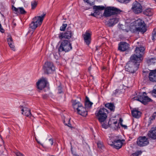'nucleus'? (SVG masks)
<instances>
[{
  "instance_id": "obj_1",
  "label": "nucleus",
  "mask_w": 156,
  "mask_h": 156,
  "mask_svg": "<svg viewBox=\"0 0 156 156\" xmlns=\"http://www.w3.org/2000/svg\"><path fill=\"white\" fill-rule=\"evenodd\" d=\"M140 62L130 56L125 66L126 71L132 73H134L139 68Z\"/></svg>"
},
{
  "instance_id": "obj_2",
  "label": "nucleus",
  "mask_w": 156,
  "mask_h": 156,
  "mask_svg": "<svg viewBox=\"0 0 156 156\" xmlns=\"http://www.w3.org/2000/svg\"><path fill=\"white\" fill-rule=\"evenodd\" d=\"M108 112V111L106 109L102 108L97 111L95 114L98 121L102 123L105 121Z\"/></svg>"
},
{
  "instance_id": "obj_3",
  "label": "nucleus",
  "mask_w": 156,
  "mask_h": 156,
  "mask_svg": "<svg viewBox=\"0 0 156 156\" xmlns=\"http://www.w3.org/2000/svg\"><path fill=\"white\" fill-rule=\"evenodd\" d=\"M122 11L120 9L112 6L107 7L105 10L103 16L107 17L114 15L119 14Z\"/></svg>"
},
{
  "instance_id": "obj_4",
  "label": "nucleus",
  "mask_w": 156,
  "mask_h": 156,
  "mask_svg": "<svg viewBox=\"0 0 156 156\" xmlns=\"http://www.w3.org/2000/svg\"><path fill=\"white\" fill-rule=\"evenodd\" d=\"M46 15L44 13L41 16H35L32 19V21L30 24V27L32 29L35 30L38 25H40Z\"/></svg>"
},
{
  "instance_id": "obj_5",
  "label": "nucleus",
  "mask_w": 156,
  "mask_h": 156,
  "mask_svg": "<svg viewBox=\"0 0 156 156\" xmlns=\"http://www.w3.org/2000/svg\"><path fill=\"white\" fill-rule=\"evenodd\" d=\"M145 49L144 47H136L135 50V54L132 55L131 57L141 62L142 60V58L144 54Z\"/></svg>"
},
{
  "instance_id": "obj_6",
  "label": "nucleus",
  "mask_w": 156,
  "mask_h": 156,
  "mask_svg": "<svg viewBox=\"0 0 156 156\" xmlns=\"http://www.w3.org/2000/svg\"><path fill=\"white\" fill-rule=\"evenodd\" d=\"M72 49V44L70 41L67 40H62L59 47L58 51L59 52L65 51L67 52Z\"/></svg>"
},
{
  "instance_id": "obj_7",
  "label": "nucleus",
  "mask_w": 156,
  "mask_h": 156,
  "mask_svg": "<svg viewBox=\"0 0 156 156\" xmlns=\"http://www.w3.org/2000/svg\"><path fill=\"white\" fill-rule=\"evenodd\" d=\"M43 69L44 73L47 74L53 73L55 70L53 63L48 61L44 63L43 66Z\"/></svg>"
},
{
  "instance_id": "obj_8",
  "label": "nucleus",
  "mask_w": 156,
  "mask_h": 156,
  "mask_svg": "<svg viewBox=\"0 0 156 156\" xmlns=\"http://www.w3.org/2000/svg\"><path fill=\"white\" fill-rule=\"evenodd\" d=\"M132 99L133 100L138 101L144 105L147 104L149 102H151L152 101L147 96H145L141 93H139L136 97L133 98Z\"/></svg>"
},
{
  "instance_id": "obj_9",
  "label": "nucleus",
  "mask_w": 156,
  "mask_h": 156,
  "mask_svg": "<svg viewBox=\"0 0 156 156\" xmlns=\"http://www.w3.org/2000/svg\"><path fill=\"white\" fill-rule=\"evenodd\" d=\"M133 24L135 25V26L139 29L140 32L143 34L146 32L147 29L144 21L141 19H138L133 22Z\"/></svg>"
},
{
  "instance_id": "obj_10",
  "label": "nucleus",
  "mask_w": 156,
  "mask_h": 156,
  "mask_svg": "<svg viewBox=\"0 0 156 156\" xmlns=\"http://www.w3.org/2000/svg\"><path fill=\"white\" fill-rule=\"evenodd\" d=\"M73 32L71 30L70 28H68L64 32L60 33L58 34V37L61 40L63 38L69 39L73 36Z\"/></svg>"
},
{
  "instance_id": "obj_11",
  "label": "nucleus",
  "mask_w": 156,
  "mask_h": 156,
  "mask_svg": "<svg viewBox=\"0 0 156 156\" xmlns=\"http://www.w3.org/2000/svg\"><path fill=\"white\" fill-rule=\"evenodd\" d=\"M133 12L136 14H139L142 11V7L141 4L135 1L133 2L131 8Z\"/></svg>"
},
{
  "instance_id": "obj_12",
  "label": "nucleus",
  "mask_w": 156,
  "mask_h": 156,
  "mask_svg": "<svg viewBox=\"0 0 156 156\" xmlns=\"http://www.w3.org/2000/svg\"><path fill=\"white\" fill-rule=\"evenodd\" d=\"M137 144L140 147L146 146L149 144V140L145 136H140L137 139Z\"/></svg>"
},
{
  "instance_id": "obj_13",
  "label": "nucleus",
  "mask_w": 156,
  "mask_h": 156,
  "mask_svg": "<svg viewBox=\"0 0 156 156\" xmlns=\"http://www.w3.org/2000/svg\"><path fill=\"white\" fill-rule=\"evenodd\" d=\"M48 82L45 78H43L39 80L37 83V88L42 90L46 87Z\"/></svg>"
},
{
  "instance_id": "obj_14",
  "label": "nucleus",
  "mask_w": 156,
  "mask_h": 156,
  "mask_svg": "<svg viewBox=\"0 0 156 156\" xmlns=\"http://www.w3.org/2000/svg\"><path fill=\"white\" fill-rule=\"evenodd\" d=\"M147 136L152 140L156 139V126H154L151 128L148 132Z\"/></svg>"
},
{
  "instance_id": "obj_15",
  "label": "nucleus",
  "mask_w": 156,
  "mask_h": 156,
  "mask_svg": "<svg viewBox=\"0 0 156 156\" xmlns=\"http://www.w3.org/2000/svg\"><path fill=\"white\" fill-rule=\"evenodd\" d=\"M82 36L83 37L85 43L87 45H89L91 43V34L87 31L85 34L82 35Z\"/></svg>"
},
{
  "instance_id": "obj_16",
  "label": "nucleus",
  "mask_w": 156,
  "mask_h": 156,
  "mask_svg": "<svg viewBox=\"0 0 156 156\" xmlns=\"http://www.w3.org/2000/svg\"><path fill=\"white\" fill-rule=\"evenodd\" d=\"M19 107L21 109L23 115L29 117H30L32 116L30 109L26 107H23L21 106H20Z\"/></svg>"
},
{
  "instance_id": "obj_17",
  "label": "nucleus",
  "mask_w": 156,
  "mask_h": 156,
  "mask_svg": "<svg viewBox=\"0 0 156 156\" xmlns=\"http://www.w3.org/2000/svg\"><path fill=\"white\" fill-rule=\"evenodd\" d=\"M129 48V45L124 42H120L119 44L118 49L121 51H124Z\"/></svg>"
},
{
  "instance_id": "obj_18",
  "label": "nucleus",
  "mask_w": 156,
  "mask_h": 156,
  "mask_svg": "<svg viewBox=\"0 0 156 156\" xmlns=\"http://www.w3.org/2000/svg\"><path fill=\"white\" fill-rule=\"evenodd\" d=\"M77 112L78 114L83 116L85 117L87 114V112L86 109V108L84 107L82 105L77 110Z\"/></svg>"
},
{
  "instance_id": "obj_19",
  "label": "nucleus",
  "mask_w": 156,
  "mask_h": 156,
  "mask_svg": "<svg viewBox=\"0 0 156 156\" xmlns=\"http://www.w3.org/2000/svg\"><path fill=\"white\" fill-rule=\"evenodd\" d=\"M149 78L151 81L153 82H156V69L152 70L150 73Z\"/></svg>"
},
{
  "instance_id": "obj_20",
  "label": "nucleus",
  "mask_w": 156,
  "mask_h": 156,
  "mask_svg": "<svg viewBox=\"0 0 156 156\" xmlns=\"http://www.w3.org/2000/svg\"><path fill=\"white\" fill-rule=\"evenodd\" d=\"M119 21V19L115 17L110 19L108 22L107 24L109 27H113L118 23Z\"/></svg>"
},
{
  "instance_id": "obj_21",
  "label": "nucleus",
  "mask_w": 156,
  "mask_h": 156,
  "mask_svg": "<svg viewBox=\"0 0 156 156\" xmlns=\"http://www.w3.org/2000/svg\"><path fill=\"white\" fill-rule=\"evenodd\" d=\"M123 142V140H115L113 148L117 149H119L122 147Z\"/></svg>"
},
{
  "instance_id": "obj_22",
  "label": "nucleus",
  "mask_w": 156,
  "mask_h": 156,
  "mask_svg": "<svg viewBox=\"0 0 156 156\" xmlns=\"http://www.w3.org/2000/svg\"><path fill=\"white\" fill-rule=\"evenodd\" d=\"M132 116L136 118H139L141 116V112L136 108H134L131 111Z\"/></svg>"
},
{
  "instance_id": "obj_23",
  "label": "nucleus",
  "mask_w": 156,
  "mask_h": 156,
  "mask_svg": "<svg viewBox=\"0 0 156 156\" xmlns=\"http://www.w3.org/2000/svg\"><path fill=\"white\" fill-rule=\"evenodd\" d=\"M105 106L109 109L111 112H113L115 111V106L113 103H107L105 105Z\"/></svg>"
},
{
  "instance_id": "obj_24",
  "label": "nucleus",
  "mask_w": 156,
  "mask_h": 156,
  "mask_svg": "<svg viewBox=\"0 0 156 156\" xmlns=\"http://www.w3.org/2000/svg\"><path fill=\"white\" fill-rule=\"evenodd\" d=\"M129 30L130 31L133 33H136L140 32L139 29L135 26V25L133 24V22L131 24L130 26Z\"/></svg>"
},
{
  "instance_id": "obj_25",
  "label": "nucleus",
  "mask_w": 156,
  "mask_h": 156,
  "mask_svg": "<svg viewBox=\"0 0 156 156\" xmlns=\"http://www.w3.org/2000/svg\"><path fill=\"white\" fill-rule=\"evenodd\" d=\"M72 106L74 109L77 111L79 109V107L81 106L82 104L76 100H73L72 102Z\"/></svg>"
},
{
  "instance_id": "obj_26",
  "label": "nucleus",
  "mask_w": 156,
  "mask_h": 156,
  "mask_svg": "<svg viewBox=\"0 0 156 156\" xmlns=\"http://www.w3.org/2000/svg\"><path fill=\"white\" fill-rule=\"evenodd\" d=\"M143 13L147 16H151L153 13L152 9L150 8H148L144 10L143 12Z\"/></svg>"
},
{
  "instance_id": "obj_27",
  "label": "nucleus",
  "mask_w": 156,
  "mask_h": 156,
  "mask_svg": "<svg viewBox=\"0 0 156 156\" xmlns=\"http://www.w3.org/2000/svg\"><path fill=\"white\" fill-rule=\"evenodd\" d=\"M93 9L94 11L98 12L99 10L101 11L105 9V7L104 6H96L94 5L93 6Z\"/></svg>"
},
{
  "instance_id": "obj_28",
  "label": "nucleus",
  "mask_w": 156,
  "mask_h": 156,
  "mask_svg": "<svg viewBox=\"0 0 156 156\" xmlns=\"http://www.w3.org/2000/svg\"><path fill=\"white\" fill-rule=\"evenodd\" d=\"M154 58H150L147 59L146 62L149 65H151L154 62Z\"/></svg>"
},
{
  "instance_id": "obj_29",
  "label": "nucleus",
  "mask_w": 156,
  "mask_h": 156,
  "mask_svg": "<svg viewBox=\"0 0 156 156\" xmlns=\"http://www.w3.org/2000/svg\"><path fill=\"white\" fill-rule=\"evenodd\" d=\"M31 9H34L36 7L37 3L35 1H32L31 2Z\"/></svg>"
},
{
  "instance_id": "obj_30",
  "label": "nucleus",
  "mask_w": 156,
  "mask_h": 156,
  "mask_svg": "<svg viewBox=\"0 0 156 156\" xmlns=\"http://www.w3.org/2000/svg\"><path fill=\"white\" fill-rule=\"evenodd\" d=\"M84 2H86L90 5L92 6L94 4V0H83Z\"/></svg>"
},
{
  "instance_id": "obj_31",
  "label": "nucleus",
  "mask_w": 156,
  "mask_h": 156,
  "mask_svg": "<svg viewBox=\"0 0 156 156\" xmlns=\"http://www.w3.org/2000/svg\"><path fill=\"white\" fill-rule=\"evenodd\" d=\"M156 38V29H154L152 35V37L151 39L152 40L154 41L155 40V38Z\"/></svg>"
},
{
  "instance_id": "obj_32",
  "label": "nucleus",
  "mask_w": 156,
  "mask_h": 156,
  "mask_svg": "<svg viewBox=\"0 0 156 156\" xmlns=\"http://www.w3.org/2000/svg\"><path fill=\"white\" fill-rule=\"evenodd\" d=\"M97 145L99 148L102 149L104 147L103 142L100 141H98L97 142Z\"/></svg>"
},
{
  "instance_id": "obj_33",
  "label": "nucleus",
  "mask_w": 156,
  "mask_h": 156,
  "mask_svg": "<svg viewBox=\"0 0 156 156\" xmlns=\"http://www.w3.org/2000/svg\"><path fill=\"white\" fill-rule=\"evenodd\" d=\"M26 13V12L23 7H19L18 9V13L21 14H24Z\"/></svg>"
},
{
  "instance_id": "obj_34",
  "label": "nucleus",
  "mask_w": 156,
  "mask_h": 156,
  "mask_svg": "<svg viewBox=\"0 0 156 156\" xmlns=\"http://www.w3.org/2000/svg\"><path fill=\"white\" fill-rule=\"evenodd\" d=\"M93 103L90 102V101L88 102L85 103V105L86 108H90L91 107Z\"/></svg>"
},
{
  "instance_id": "obj_35",
  "label": "nucleus",
  "mask_w": 156,
  "mask_h": 156,
  "mask_svg": "<svg viewBox=\"0 0 156 156\" xmlns=\"http://www.w3.org/2000/svg\"><path fill=\"white\" fill-rule=\"evenodd\" d=\"M58 88V94H61L62 93H63V92L62 90V88L61 86V84L60 83V85H59L57 87Z\"/></svg>"
},
{
  "instance_id": "obj_36",
  "label": "nucleus",
  "mask_w": 156,
  "mask_h": 156,
  "mask_svg": "<svg viewBox=\"0 0 156 156\" xmlns=\"http://www.w3.org/2000/svg\"><path fill=\"white\" fill-rule=\"evenodd\" d=\"M67 26V24H63L62 26L60 27V30L61 31H64L65 30Z\"/></svg>"
},
{
  "instance_id": "obj_37",
  "label": "nucleus",
  "mask_w": 156,
  "mask_h": 156,
  "mask_svg": "<svg viewBox=\"0 0 156 156\" xmlns=\"http://www.w3.org/2000/svg\"><path fill=\"white\" fill-rule=\"evenodd\" d=\"M120 90H120L119 89H116V90H115L113 91V95L116 96L117 95L120 93Z\"/></svg>"
},
{
  "instance_id": "obj_38",
  "label": "nucleus",
  "mask_w": 156,
  "mask_h": 156,
  "mask_svg": "<svg viewBox=\"0 0 156 156\" xmlns=\"http://www.w3.org/2000/svg\"><path fill=\"white\" fill-rule=\"evenodd\" d=\"M131 0H118V1L121 3L127 4L129 3Z\"/></svg>"
},
{
  "instance_id": "obj_39",
  "label": "nucleus",
  "mask_w": 156,
  "mask_h": 156,
  "mask_svg": "<svg viewBox=\"0 0 156 156\" xmlns=\"http://www.w3.org/2000/svg\"><path fill=\"white\" fill-rule=\"evenodd\" d=\"M7 41L9 45L10 44V43L13 44V41L11 36L7 39Z\"/></svg>"
},
{
  "instance_id": "obj_40",
  "label": "nucleus",
  "mask_w": 156,
  "mask_h": 156,
  "mask_svg": "<svg viewBox=\"0 0 156 156\" xmlns=\"http://www.w3.org/2000/svg\"><path fill=\"white\" fill-rule=\"evenodd\" d=\"M58 52L55 53L53 54L54 57L56 59H58L60 55L59 52L58 51Z\"/></svg>"
},
{
  "instance_id": "obj_41",
  "label": "nucleus",
  "mask_w": 156,
  "mask_h": 156,
  "mask_svg": "<svg viewBox=\"0 0 156 156\" xmlns=\"http://www.w3.org/2000/svg\"><path fill=\"white\" fill-rule=\"evenodd\" d=\"M114 142H115V140L113 141H111V140H108V143L109 145L112 146L113 147H114Z\"/></svg>"
},
{
  "instance_id": "obj_42",
  "label": "nucleus",
  "mask_w": 156,
  "mask_h": 156,
  "mask_svg": "<svg viewBox=\"0 0 156 156\" xmlns=\"http://www.w3.org/2000/svg\"><path fill=\"white\" fill-rule=\"evenodd\" d=\"M156 116V112H154L152 115V116H151L150 118H151V120H154L155 119V117Z\"/></svg>"
},
{
  "instance_id": "obj_43",
  "label": "nucleus",
  "mask_w": 156,
  "mask_h": 156,
  "mask_svg": "<svg viewBox=\"0 0 156 156\" xmlns=\"http://www.w3.org/2000/svg\"><path fill=\"white\" fill-rule=\"evenodd\" d=\"M151 94L156 97V89H153L151 92Z\"/></svg>"
},
{
  "instance_id": "obj_44",
  "label": "nucleus",
  "mask_w": 156,
  "mask_h": 156,
  "mask_svg": "<svg viewBox=\"0 0 156 156\" xmlns=\"http://www.w3.org/2000/svg\"><path fill=\"white\" fill-rule=\"evenodd\" d=\"M101 124L102 125V126L103 128H104L105 129H106L108 128V126L107 124L105 123L104 122Z\"/></svg>"
},
{
  "instance_id": "obj_45",
  "label": "nucleus",
  "mask_w": 156,
  "mask_h": 156,
  "mask_svg": "<svg viewBox=\"0 0 156 156\" xmlns=\"http://www.w3.org/2000/svg\"><path fill=\"white\" fill-rule=\"evenodd\" d=\"M99 14L98 13V12L94 11V13H91L90 16L94 17H96Z\"/></svg>"
},
{
  "instance_id": "obj_46",
  "label": "nucleus",
  "mask_w": 156,
  "mask_h": 156,
  "mask_svg": "<svg viewBox=\"0 0 156 156\" xmlns=\"http://www.w3.org/2000/svg\"><path fill=\"white\" fill-rule=\"evenodd\" d=\"M12 9L13 11H14L16 13H18V8H16V7H14L13 5L12 6Z\"/></svg>"
},
{
  "instance_id": "obj_47",
  "label": "nucleus",
  "mask_w": 156,
  "mask_h": 156,
  "mask_svg": "<svg viewBox=\"0 0 156 156\" xmlns=\"http://www.w3.org/2000/svg\"><path fill=\"white\" fill-rule=\"evenodd\" d=\"M15 154L17 156H24L23 154L19 151L16 152Z\"/></svg>"
},
{
  "instance_id": "obj_48",
  "label": "nucleus",
  "mask_w": 156,
  "mask_h": 156,
  "mask_svg": "<svg viewBox=\"0 0 156 156\" xmlns=\"http://www.w3.org/2000/svg\"><path fill=\"white\" fill-rule=\"evenodd\" d=\"M9 47L11 48H12V49L13 50L15 51V46L12 43H10V44L9 45Z\"/></svg>"
},
{
  "instance_id": "obj_49",
  "label": "nucleus",
  "mask_w": 156,
  "mask_h": 156,
  "mask_svg": "<svg viewBox=\"0 0 156 156\" xmlns=\"http://www.w3.org/2000/svg\"><path fill=\"white\" fill-rule=\"evenodd\" d=\"M153 120H151V118H149V120H148V122L147 126H150L152 124V122Z\"/></svg>"
},
{
  "instance_id": "obj_50",
  "label": "nucleus",
  "mask_w": 156,
  "mask_h": 156,
  "mask_svg": "<svg viewBox=\"0 0 156 156\" xmlns=\"http://www.w3.org/2000/svg\"><path fill=\"white\" fill-rule=\"evenodd\" d=\"M69 121V122L68 123V124H67L66 123H65V121L64 120V124L65 125H66V126H69V127H71V124L69 123V120L68 121Z\"/></svg>"
},
{
  "instance_id": "obj_51",
  "label": "nucleus",
  "mask_w": 156,
  "mask_h": 156,
  "mask_svg": "<svg viewBox=\"0 0 156 156\" xmlns=\"http://www.w3.org/2000/svg\"><path fill=\"white\" fill-rule=\"evenodd\" d=\"M49 140L50 142V144L51 145H52L54 143V140L53 138H50L49 139Z\"/></svg>"
},
{
  "instance_id": "obj_52",
  "label": "nucleus",
  "mask_w": 156,
  "mask_h": 156,
  "mask_svg": "<svg viewBox=\"0 0 156 156\" xmlns=\"http://www.w3.org/2000/svg\"><path fill=\"white\" fill-rule=\"evenodd\" d=\"M48 95L47 94H44L42 95V97L44 99H46L48 97Z\"/></svg>"
},
{
  "instance_id": "obj_53",
  "label": "nucleus",
  "mask_w": 156,
  "mask_h": 156,
  "mask_svg": "<svg viewBox=\"0 0 156 156\" xmlns=\"http://www.w3.org/2000/svg\"><path fill=\"white\" fill-rule=\"evenodd\" d=\"M90 101L89 100V98L87 96H86L85 98V103L88 102H89Z\"/></svg>"
},
{
  "instance_id": "obj_54",
  "label": "nucleus",
  "mask_w": 156,
  "mask_h": 156,
  "mask_svg": "<svg viewBox=\"0 0 156 156\" xmlns=\"http://www.w3.org/2000/svg\"><path fill=\"white\" fill-rule=\"evenodd\" d=\"M114 124L115 125V126L117 128L118 127V126H119V123H118V122L117 121H116L114 122Z\"/></svg>"
},
{
  "instance_id": "obj_55",
  "label": "nucleus",
  "mask_w": 156,
  "mask_h": 156,
  "mask_svg": "<svg viewBox=\"0 0 156 156\" xmlns=\"http://www.w3.org/2000/svg\"><path fill=\"white\" fill-rule=\"evenodd\" d=\"M119 121V124L120 125L122 124V122L123 121V120L121 118H120Z\"/></svg>"
},
{
  "instance_id": "obj_56",
  "label": "nucleus",
  "mask_w": 156,
  "mask_h": 156,
  "mask_svg": "<svg viewBox=\"0 0 156 156\" xmlns=\"http://www.w3.org/2000/svg\"><path fill=\"white\" fill-rule=\"evenodd\" d=\"M121 126L122 127L124 128L125 129H127V126L126 125H123V124H122L121 125Z\"/></svg>"
},
{
  "instance_id": "obj_57",
  "label": "nucleus",
  "mask_w": 156,
  "mask_h": 156,
  "mask_svg": "<svg viewBox=\"0 0 156 156\" xmlns=\"http://www.w3.org/2000/svg\"><path fill=\"white\" fill-rule=\"evenodd\" d=\"M0 31L1 32L3 33L5 32V30L2 27L0 28Z\"/></svg>"
},
{
  "instance_id": "obj_58",
  "label": "nucleus",
  "mask_w": 156,
  "mask_h": 156,
  "mask_svg": "<svg viewBox=\"0 0 156 156\" xmlns=\"http://www.w3.org/2000/svg\"><path fill=\"white\" fill-rule=\"evenodd\" d=\"M138 156V154H137L136 153H135L132 154L131 155V156Z\"/></svg>"
},
{
  "instance_id": "obj_59",
  "label": "nucleus",
  "mask_w": 156,
  "mask_h": 156,
  "mask_svg": "<svg viewBox=\"0 0 156 156\" xmlns=\"http://www.w3.org/2000/svg\"><path fill=\"white\" fill-rule=\"evenodd\" d=\"M91 69V67H90H90L88 68V70L89 71H90V70Z\"/></svg>"
},
{
  "instance_id": "obj_60",
  "label": "nucleus",
  "mask_w": 156,
  "mask_h": 156,
  "mask_svg": "<svg viewBox=\"0 0 156 156\" xmlns=\"http://www.w3.org/2000/svg\"><path fill=\"white\" fill-rule=\"evenodd\" d=\"M146 94V92H144L143 94Z\"/></svg>"
},
{
  "instance_id": "obj_61",
  "label": "nucleus",
  "mask_w": 156,
  "mask_h": 156,
  "mask_svg": "<svg viewBox=\"0 0 156 156\" xmlns=\"http://www.w3.org/2000/svg\"><path fill=\"white\" fill-rule=\"evenodd\" d=\"M2 27V26L1 24V23H0V28Z\"/></svg>"
},
{
  "instance_id": "obj_62",
  "label": "nucleus",
  "mask_w": 156,
  "mask_h": 156,
  "mask_svg": "<svg viewBox=\"0 0 156 156\" xmlns=\"http://www.w3.org/2000/svg\"><path fill=\"white\" fill-rule=\"evenodd\" d=\"M14 25H15V26H16V23H15L14 24Z\"/></svg>"
},
{
  "instance_id": "obj_63",
  "label": "nucleus",
  "mask_w": 156,
  "mask_h": 156,
  "mask_svg": "<svg viewBox=\"0 0 156 156\" xmlns=\"http://www.w3.org/2000/svg\"><path fill=\"white\" fill-rule=\"evenodd\" d=\"M98 49V48H97V47H96V50H97Z\"/></svg>"
},
{
  "instance_id": "obj_64",
  "label": "nucleus",
  "mask_w": 156,
  "mask_h": 156,
  "mask_svg": "<svg viewBox=\"0 0 156 156\" xmlns=\"http://www.w3.org/2000/svg\"><path fill=\"white\" fill-rule=\"evenodd\" d=\"M37 143H39V142H38V141H37Z\"/></svg>"
}]
</instances>
